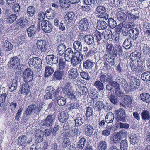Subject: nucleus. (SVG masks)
<instances>
[{
	"label": "nucleus",
	"instance_id": "11",
	"mask_svg": "<svg viewBox=\"0 0 150 150\" xmlns=\"http://www.w3.org/2000/svg\"><path fill=\"white\" fill-rule=\"evenodd\" d=\"M54 90V89L52 86H48L46 88V93L45 95V98L47 99L54 98L55 96Z\"/></svg>",
	"mask_w": 150,
	"mask_h": 150
},
{
	"label": "nucleus",
	"instance_id": "49",
	"mask_svg": "<svg viewBox=\"0 0 150 150\" xmlns=\"http://www.w3.org/2000/svg\"><path fill=\"white\" fill-rule=\"evenodd\" d=\"M54 71L53 68L49 67H46L45 68V76L47 77L50 76Z\"/></svg>",
	"mask_w": 150,
	"mask_h": 150
},
{
	"label": "nucleus",
	"instance_id": "44",
	"mask_svg": "<svg viewBox=\"0 0 150 150\" xmlns=\"http://www.w3.org/2000/svg\"><path fill=\"white\" fill-rule=\"evenodd\" d=\"M118 82H115L113 83H108L105 86L107 91H109L113 90Z\"/></svg>",
	"mask_w": 150,
	"mask_h": 150
},
{
	"label": "nucleus",
	"instance_id": "27",
	"mask_svg": "<svg viewBox=\"0 0 150 150\" xmlns=\"http://www.w3.org/2000/svg\"><path fill=\"white\" fill-rule=\"evenodd\" d=\"M107 142L101 140L98 142L97 148L98 150H105L107 148Z\"/></svg>",
	"mask_w": 150,
	"mask_h": 150
},
{
	"label": "nucleus",
	"instance_id": "53",
	"mask_svg": "<svg viewBox=\"0 0 150 150\" xmlns=\"http://www.w3.org/2000/svg\"><path fill=\"white\" fill-rule=\"evenodd\" d=\"M58 105L60 106L64 105L66 103V98L63 97H58L57 98Z\"/></svg>",
	"mask_w": 150,
	"mask_h": 150
},
{
	"label": "nucleus",
	"instance_id": "54",
	"mask_svg": "<svg viewBox=\"0 0 150 150\" xmlns=\"http://www.w3.org/2000/svg\"><path fill=\"white\" fill-rule=\"evenodd\" d=\"M78 88L79 89L80 91L79 92L78 91L76 90L77 92H78L81 95H83V94H87L88 90L87 88L84 86H78Z\"/></svg>",
	"mask_w": 150,
	"mask_h": 150
},
{
	"label": "nucleus",
	"instance_id": "22",
	"mask_svg": "<svg viewBox=\"0 0 150 150\" xmlns=\"http://www.w3.org/2000/svg\"><path fill=\"white\" fill-rule=\"evenodd\" d=\"M17 28L18 30H20L22 28L24 27L25 25L28 23V21L25 17H21L17 21Z\"/></svg>",
	"mask_w": 150,
	"mask_h": 150
},
{
	"label": "nucleus",
	"instance_id": "62",
	"mask_svg": "<svg viewBox=\"0 0 150 150\" xmlns=\"http://www.w3.org/2000/svg\"><path fill=\"white\" fill-rule=\"evenodd\" d=\"M44 104V103L43 102H41L38 103L37 106L36 105V114L38 115L40 112H42Z\"/></svg>",
	"mask_w": 150,
	"mask_h": 150
},
{
	"label": "nucleus",
	"instance_id": "46",
	"mask_svg": "<svg viewBox=\"0 0 150 150\" xmlns=\"http://www.w3.org/2000/svg\"><path fill=\"white\" fill-rule=\"evenodd\" d=\"M4 45V51H8L11 50L13 49V46L12 45L10 42L8 41H6Z\"/></svg>",
	"mask_w": 150,
	"mask_h": 150
},
{
	"label": "nucleus",
	"instance_id": "34",
	"mask_svg": "<svg viewBox=\"0 0 150 150\" xmlns=\"http://www.w3.org/2000/svg\"><path fill=\"white\" fill-rule=\"evenodd\" d=\"M94 65L93 63L91 61L87 60L84 61L83 67L86 69H90L93 67Z\"/></svg>",
	"mask_w": 150,
	"mask_h": 150
},
{
	"label": "nucleus",
	"instance_id": "32",
	"mask_svg": "<svg viewBox=\"0 0 150 150\" xmlns=\"http://www.w3.org/2000/svg\"><path fill=\"white\" fill-rule=\"evenodd\" d=\"M70 77L72 79L76 78L79 75L77 70L76 69L73 68L71 69L68 72Z\"/></svg>",
	"mask_w": 150,
	"mask_h": 150
},
{
	"label": "nucleus",
	"instance_id": "6",
	"mask_svg": "<svg viewBox=\"0 0 150 150\" xmlns=\"http://www.w3.org/2000/svg\"><path fill=\"white\" fill-rule=\"evenodd\" d=\"M42 62L41 59L37 57L30 58L28 63L30 67L33 66L37 68H39L41 67Z\"/></svg>",
	"mask_w": 150,
	"mask_h": 150
},
{
	"label": "nucleus",
	"instance_id": "13",
	"mask_svg": "<svg viewBox=\"0 0 150 150\" xmlns=\"http://www.w3.org/2000/svg\"><path fill=\"white\" fill-rule=\"evenodd\" d=\"M20 59L17 56L12 57L10 59L8 63L10 66L14 68L17 69L20 65Z\"/></svg>",
	"mask_w": 150,
	"mask_h": 150
},
{
	"label": "nucleus",
	"instance_id": "36",
	"mask_svg": "<svg viewBox=\"0 0 150 150\" xmlns=\"http://www.w3.org/2000/svg\"><path fill=\"white\" fill-rule=\"evenodd\" d=\"M114 114L111 112H108L106 115L105 120L107 123H112L114 119Z\"/></svg>",
	"mask_w": 150,
	"mask_h": 150
},
{
	"label": "nucleus",
	"instance_id": "17",
	"mask_svg": "<svg viewBox=\"0 0 150 150\" xmlns=\"http://www.w3.org/2000/svg\"><path fill=\"white\" fill-rule=\"evenodd\" d=\"M99 80H96L95 81L93 86L99 91H101L104 89V85L103 84V81L100 76Z\"/></svg>",
	"mask_w": 150,
	"mask_h": 150
},
{
	"label": "nucleus",
	"instance_id": "35",
	"mask_svg": "<svg viewBox=\"0 0 150 150\" xmlns=\"http://www.w3.org/2000/svg\"><path fill=\"white\" fill-rule=\"evenodd\" d=\"M140 99L143 101L150 103V95L148 93H144L140 95Z\"/></svg>",
	"mask_w": 150,
	"mask_h": 150
},
{
	"label": "nucleus",
	"instance_id": "41",
	"mask_svg": "<svg viewBox=\"0 0 150 150\" xmlns=\"http://www.w3.org/2000/svg\"><path fill=\"white\" fill-rule=\"evenodd\" d=\"M78 128H73L69 131V134L72 137H76L78 136L79 133L80 132Z\"/></svg>",
	"mask_w": 150,
	"mask_h": 150
},
{
	"label": "nucleus",
	"instance_id": "3",
	"mask_svg": "<svg viewBox=\"0 0 150 150\" xmlns=\"http://www.w3.org/2000/svg\"><path fill=\"white\" fill-rule=\"evenodd\" d=\"M115 48L113 45L109 44L107 46V49L110 55L112 57H117V53L119 55L122 54V49L121 47H119L118 48Z\"/></svg>",
	"mask_w": 150,
	"mask_h": 150
},
{
	"label": "nucleus",
	"instance_id": "64",
	"mask_svg": "<svg viewBox=\"0 0 150 150\" xmlns=\"http://www.w3.org/2000/svg\"><path fill=\"white\" fill-rule=\"evenodd\" d=\"M93 108L91 107H87V111L85 115L87 117H89L92 116L93 114Z\"/></svg>",
	"mask_w": 150,
	"mask_h": 150
},
{
	"label": "nucleus",
	"instance_id": "30",
	"mask_svg": "<svg viewBox=\"0 0 150 150\" xmlns=\"http://www.w3.org/2000/svg\"><path fill=\"white\" fill-rule=\"evenodd\" d=\"M68 0H59V2L61 7L65 9L68 8L70 6Z\"/></svg>",
	"mask_w": 150,
	"mask_h": 150
},
{
	"label": "nucleus",
	"instance_id": "25",
	"mask_svg": "<svg viewBox=\"0 0 150 150\" xmlns=\"http://www.w3.org/2000/svg\"><path fill=\"white\" fill-rule=\"evenodd\" d=\"M41 131L40 130H36L35 132L36 140L35 142L39 143L43 140V134H41Z\"/></svg>",
	"mask_w": 150,
	"mask_h": 150
},
{
	"label": "nucleus",
	"instance_id": "14",
	"mask_svg": "<svg viewBox=\"0 0 150 150\" xmlns=\"http://www.w3.org/2000/svg\"><path fill=\"white\" fill-rule=\"evenodd\" d=\"M27 137L25 135H22L18 137L17 142L18 145H21L23 147L26 146L28 143H29L31 141H27Z\"/></svg>",
	"mask_w": 150,
	"mask_h": 150
},
{
	"label": "nucleus",
	"instance_id": "4",
	"mask_svg": "<svg viewBox=\"0 0 150 150\" xmlns=\"http://www.w3.org/2000/svg\"><path fill=\"white\" fill-rule=\"evenodd\" d=\"M33 71L30 68H27L24 71L22 75L23 80L25 82H28L32 81L33 77Z\"/></svg>",
	"mask_w": 150,
	"mask_h": 150
},
{
	"label": "nucleus",
	"instance_id": "60",
	"mask_svg": "<svg viewBox=\"0 0 150 150\" xmlns=\"http://www.w3.org/2000/svg\"><path fill=\"white\" fill-rule=\"evenodd\" d=\"M104 34V38L106 39H111L112 37V33L110 30H107L105 31Z\"/></svg>",
	"mask_w": 150,
	"mask_h": 150
},
{
	"label": "nucleus",
	"instance_id": "40",
	"mask_svg": "<svg viewBox=\"0 0 150 150\" xmlns=\"http://www.w3.org/2000/svg\"><path fill=\"white\" fill-rule=\"evenodd\" d=\"M142 79L145 81H150V72L145 71L141 75Z\"/></svg>",
	"mask_w": 150,
	"mask_h": 150
},
{
	"label": "nucleus",
	"instance_id": "21",
	"mask_svg": "<svg viewBox=\"0 0 150 150\" xmlns=\"http://www.w3.org/2000/svg\"><path fill=\"white\" fill-rule=\"evenodd\" d=\"M120 9H118L116 15L117 19L120 22H124L125 21L127 17L126 15L124 12L120 11Z\"/></svg>",
	"mask_w": 150,
	"mask_h": 150
},
{
	"label": "nucleus",
	"instance_id": "38",
	"mask_svg": "<svg viewBox=\"0 0 150 150\" xmlns=\"http://www.w3.org/2000/svg\"><path fill=\"white\" fill-rule=\"evenodd\" d=\"M73 47L74 49L76 51L79 52L81 51V43L79 41H75L73 43Z\"/></svg>",
	"mask_w": 150,
	"mask_h": 150
},
{
	"label": "nucleus",
	"instance_id": "59",
	"mask_svg": "<svg viewBox=\"0 0 150 150\" xmlns=\"http://www.w3.org/2000/svg\"><path fill=\"white\" fill-rule=\"evenodd\" d=\"M12 83L9 87V91L11 92L16 90L17 86V81L16 80L13 79Z\"/></svg>",
	"mask_w": 150,
	"mask_h": 150
},
{
	"label": "nucleus",
	"instance_id": "47",
	"mask_svg": "<svg viewBox=\"0 0 150 150\" xmlns=\"http://www.w3.org/2000/svg\"><path fill=\"white\" fill-rule=\"evenodd\" d=\"M62 146L63 148H66L69 145L70 141L69 138L64 137L62 140Z\"/></svg>",
	"mask_w": 150,
	"mask_h": 150
},
{
	"label": "nucleus",
	"instance_id": "18",
	"mask_svg": "<svg viewBox=\"0 0 150 150\" xmlns=\"http://www.w3.org/2000/svg\"><path fill=\"white\" fill-rule=\"evenodd\" d=\"M126 133L125 130H121L114 135L113 137V141L114 143L117 144L119 143L122 139L123 134L125 135Z\"/></svg>",
	"mask_w": 150,
	"mask_h": 150
},
{
	"label": "nucleus",
	"instance_id": "10",
	"mask_svg": "<svg viewBox=\"0 0 150 150\" xmlns=\"http://www.w3.org/2000/svg\"><path fill=\"white\" fill-rule=\"evenodd\" d=\"M79 28L82 31H86L89 26L88 21L87 18H83L80 20L78 23Z\"/></svg>",
	"mask_w": 150,
	"mask_h": 150
},
{
	"label": "nucleus",
	"instance_id": "19",
	"mask_svg": "<svg viewBox=\"0 0 150 150\" xmlns=\"http://www.w3.org/2000/svg\"><path fill=\"white\" fill-rule=\"evenodd\" d=\"M83 130L85 134L87 136L92 135L94 131L93 127L91 125L87 124L84 125Z\"/></svg>",
	"mask_w": 150,
	"mask_h": 150
},
{
	"label": "nucleus",
	"instance_id": "39",
	"mask_svg": "<svg viewBox=\"0 0 150 150\" xmlns=\"http://www.w3.org/2000/svg\"><path fill=\"white\" fill-rule=\"evenodd\" d=\"M113 126L112 125H108L106 129L104 130L102 132V134L103 136H108L110 133Z\"/></svg>",
	"mask_w": 150,
	"mask_h": 150
},
{
	"label": "nucleus",
	"instance_id": "12",
	"mask_svg": "<svg viewBox=\"0 0 150 150\" xmlns=\"http://www.w3.org/2000/svg\"><path fill=\"white\" fill-rule=\"evenodd\" d=\"M131 98L130 96L129 95H125L124 97L122 98L120 102V104L121 105L125 106V108H127L129 105V108H131V106L130 104L131 103Z\"/></svg>",
	"mask_w": 150,
	"mask_h": 150
},
{
	"label": "nucleus",
	"instance_id": "29",
	"mask_svg": "<svg viewBox=\"0 0 150 150\" xmlns=\"http://www.w3.org/2000/svg\"><path fill=\"white\" fill-rule=\"evenodd\" d=\"M83 116L82 115L76 116V118L74 120L75 126L76 127L81 126L84 122Z\"/></svg>",
	"mask_w": 150,
	"mask_h": 150
},
{
	"label": "nucleus",
	"instance_id": "16",
	"mask_svg": "<svg viewBox=\"0 0 150 150\" xmlns=\"http://www.w3.org/2000/svg\"><path fill=\"white\" fill-rule=\"evenodd\" d=\"M85 42L88 45H93L95 44L94 36L91 34L85 35L83 37Z\"/></svg>",
	"mask_w": 150,
	"mask_h": 150
},
{
	"label": "nucleus",
	"instance_id": "2",
	"mask_svg": "<svg viewBox=\"0 0 150 150\" xmlns=\"http://www.w3.org/2000/svg\"><path fill=\"white\" fill-rule=\"evenodd\" d=\"M95 12L96 14H98L96 16L97 18H103L106 20L108 18L109 16L106 13V8L104 6H98L95 9Z\"/></svg>",
	"mask_w": 150,
	"mask_h": 150
},
{
	"label": "nucleus",
	"instance_id": "45",
	"mask_svg": "<svg viewBox=\"0 0 150 150\" xmlns=\"http://www.w3.org/2000/svg\"><path fill=\"white\" fill-rule=\"evenodd\" d=\"M117 84L114 88L115 89V94L119 97H122L123 96V93L120 89V86L119 83H117Z\"/></svg>",
	"mask_w": 150,
	"mask_h": 150
},
{
	"label": "nucleus",
	"instance_id": "42",
	"mask_svg": "<svg viewBox=\"0 0 150 150\" xmlns=\"http://www.w3.org/2000/svg\"><path fill=\"white\" fill-rule=\"evenodd\" d=\"M17 105V104L14 102H13L10 103V106L11 108V112H10L9 111V114L7 116L8 117H10L14 115V113L15 111V109Z\"/></svg>",
	"mask_w": 150,
	"mask_h": 150
},
{
	"label": "nucleus",
	"instance_id": "48",
	"mask_svg": "<svg viewBox=\"0 0 150 150\" xmlns=\"http://www.w3.org/2000/svg\"><path fill=\"white\" fill-rule=\"evenodd\" d=\"M95 36L98 44H100L101 43H102L103 42L102 39L104 36L103 34L100 32H98L95 34Z\"/></svg>",
	"mask_w": 150,
	"mask_h": 150
},
{
	"label": "nucleus",
	"instance_id": "23",
	"mask_svg": "<svg viewBox=\"0 0 150 150\" xmlns=\"http://www.w3.org/2000/svg\"><path fill=\"white\" fill-rule=\"evenodd\" d=\"M64 74V71L62 70L57 69L54 73L53 77L54 79L58 80H60L62 78Z\"/></svg>",
	"mask_w": 150,
	"mask_h": 150
},
{
	"label": "nucleus",
	"instance_id": "43",
	"mask_svg": "<svg viewBox=\"0 0 150 150\" xmlns=\"http://www.w3.org/2000/svg\"><path fill=\"white\" fill-rule=\"evenodd\" d=\"M80 105L78 103L73 102L71 103L68 106V110L69 111H72L73 109H78Z\"/></svg>",
	"mask_w": 150,
	"mask_h": 150
},
{
	"label": "nucleus",
	"instance_id": "1",
	"mask_svg": "<svg viewBox=\"0 0 150 150\" xmlns=\"http://www.w3.org/2000/svg\"><path fill=\"white\" fill-rule=\"evenodd\" d=\"M62 91L65 95L68 96L71 100H75L76 99V97L74 95L72 86L70 83H68L63 87Z\"/></svg>",
	"mask_w": 150,
	"mask_h": 150
},
{
	"label": "nucleus",
	"instance_id": "52",
	"mask_svg": "<svg viewBox=\"0 0 150 150\" xmlns=\"http://www.w3.org/2000/svg\"><path fill=\"white\" fill-rule=\"evenodd\" d=\"M27 13L29 16H32L36 13V11L35 7L30 6L27 8Z\"/></svg>",
	"mask_w": 150,
	"mask_h": 150
},
{
	"label": "nucleus",
	"instance_id": "15",
	"mask_svg": "<svg viewBox=\"0 0 150 150\" xmlns=\"http://www.w3.org/2000/svg\"><path fill=\"white\" fill-rule=\"evenodd\" d=\"M30 86L27 83L23 84L20 88V92L21 93H25L26 96L29 97L31 96V92L30 91Z\"/></svg>",
	"mask_w": 150,
	"mask_h": 150
},
{
	"label": "nucleus",
	"instance_id": "56",
	"mask_svg": "<svg viewBox=\"0 0 150 150\" xmlns=\"http://www.w3.org/2000/svg\"><path fill=\"white\" fill-rule=\"evenodd\" d=\"M128 144L125 139L122 140L120 143V148L121 150H127L128 148Z\"/></svg>",
	"mask_w": 150,
	"mask_h": 150
},
{
	"label": "nucleus",
	"instance_id": "8",
	"mask_svg": "<svg viewBox=\"0 0 150 150\" xmlns=\"http://www.w3.org/2000/svg\"><path fill=\"white\" fill-rule=\"evenodd\" d=\"M115 119L117 122L125 121V114L124 110L122 109L118 110L115 111Z\"/></svg>",
	"mask_w": 150,
	"mask_h": 150
},
{
	"label": "nucleus",
	"instance_id": "63",
	"mask_svg": "<svg viewBox=\"0 0 150 150\" xmlns=\"http://www.w3.org/2000/svg\"><path fill=\"white\" fill-rule=\"evenodd\" d=\"M132 18L136 20L139 16V11L137 10L133 9L132 10Z\"/></svg>",
	"mask_w": 150,
	"mask_h": 150
},
{
	"label": "nucleus",
	"instance_id": "51",
	"mask_svg": "<svg viewBox=\"0 0 150 150\" xmlns=\"http://www.w3.org/2000/svg\"><path fill=\"white\" fill-rule=\"evenodd\" d=\"M110 101L114 105H117L118 104V99L117 97L114 94H111L108 97Z\"/></svg>",
	"mask_w": 150,
	"mask_h": 150
},
{
	"label": "nucleus",
	"instance_id": "24",
	"mask_svg": "<svg viewBox=\"0 0 150 150\" xmlns=\"http://www.w3.org/2000/svg\"><path fill=\"white\" fill-rule=\"evenodd\" d=\"M36 105L35 104H32L29 106L25 111L26 115L28 116L33 112L36 114Z\"/></svg>",
	"mask_w": 150,
	"mask_h": 150
},
{
	"label": "nucleus",
	"instance_id": "31",
	"mask_svg": "<svg viewBox=\"0 0 150 150\" xmlns=\"http://www.w3.org/2000/svg\"><path fill=\"white\" fill-rule=\"evenodd\" d=\"M66 46L64 43H60L57 47V51L59 54L60 55H62L64 53L65 50Z\"/></svg>",
	"mask_w": 150,
	"mask_h": 150
},
{
	"label": "nucleus",
	"instance_id": "7",
	"mask_svg": "<svg viewBox=\"0 0 150 150\" xmlns=\"http://www.w3.org/2000/svg\"><path fill=\"white\" fill-rule=\"evenodd\" d=\"M41 28L44 32L48 33L52 31L53 27L52 24L48 21L43 20L41 23Z\"/></svg>",
	"mask_w": 150,
	"mask_h": 150
},
{
	"label": "nucleus",
	"instance_id": "55",
	"mask_svg": "<svg viewBox=\"0 0 150 150\" xmlns=\"http://www.w3.org/2000/svg\"><path fill=\"white\" fill-rule=\"evenodd\" d=\"M142 119L144 120H149L150 119V113L147 110H144L141 113Z\"/></svg>",
	"mask_w": 150,
	"mask_h": 150
},
{
	"label": "nucleus",
	"instance_id": "57",
	"mask_svg": "<svg viewBox=\"0 0 150 150\" xmlns=\"http://www.w3.org/2000/svg\"><path fill=\"white\" fill-rule=\"evenodd\" d=\"M89 96L92 99H96L98 98V93L96 91L92 90L89 93Z\"/></svg>",
	"mask_w": 150,
	"mask_h": 150
},
{
	"label": "nucleus",
	"instance_id": "37",
	"mask_svg": "<svg viewBox=\"0 0 150 150\" xmlns=\"http://www.w3.org/2000/svg\"><path fill=\"white\" fill-rule=\"evenodd\" d=\"M105 104L103 102L101 101H97L95 104V107L96 110V111L98 112L100 111L101 110L104 108Z\"/></svg>",
	"mask_w": 150,
	"mask_h": 150
},
{
	"label": "nucleus",
	"instance_id": "33",
	"mask_svg": "<svg viewBox=\"0 0 150 150\" xmlns=\"http://www.w3.org/2000/svg\"><path fill=\"white\" fill-rule=\"evenodd\" d=\"M97 27L99 30H104L107 27L108 24L107 23L104 21L99 20L98 21Z\"/></svg>",
	"mask_w": 150,
	"mask_h": 150
},
{
	"label": "nucleus",
	"instance_id": "9",
	"mask_svg": "<svg viewBox=\"0 0 150 150\" xmlns=\"http://www.w3.org/2000/svg\"><path fill=\"white\" fill-rule=\"evenodd\" d=\"M55 116L54 115H48L46 119L42 121L41 125L45 127H51L53 124V122L55 119Z\"/></svg>",
	"mask_w": 150,
	"mask_h": 150
},
{
	"label": "nucleus",
	"instance_id": "61",
	"mask_svg": "<svg viewBox=\"0 0 150 150\" xmlns=\"http://www.w3.org/2000/svg\"><path fill=\"white\" fill-rule=\"evenodd\" d=\"M86 139L84 137L81 138L78 142V145L79 148H83L85 146Z\"/></svg>",
	"mask_w": 150,
	"mask_h": 150
},
{
	"label": "nucleus",
	"instance_id": "58",
	"mask_svg": "<svg viewBox=\"0 0 150 150\" xmlns=\"http://www.w3.org/2000/svg\"><path fill=\"white\" fill-rule=\"evenodd\" d=\"M66 66L65 61L62 58H61L59 61V69L62 70Z\"/></svg>",
	"mask_w": 150,
	"mask_h": 150
},
{
	"label": "nucleus",
	"instance_id": "50",
	"mask_svg": "<svg viewBox=\"0 0 150 150\" xmlns=\"http://www.w3.org/2000/svg\"><path fill=\"white\" fill-rule=\"evenodd\" d=\"M108 24L109 26L112 29L115 28L117 25L116 21L112 18H109L108 19Z\"/></svg>",
	"mask_w": 150,
	"mask_h": 150
},
{
	"label": "nucleus",
	"instance_id": "26",
	"mask_svg": "<svg viewBox=\"0 0 150 150\" xmlns=\"http://www.w3.org/2000/svg\"><path fill=\"white\" fill-rule=\"evenodd\" d=\"M75 16V13L73 12L69 11L67 12L65 16V18L67 23H69L74 19Z\"/></svg>",
	"mask_w": 150,
	"mask_h": 150
},
{
	"label": "nucleus",
	"instance_id": "20",
	"mask_svg": "<svg viewBox=\"0 0 150 150\" xmlns=\"http://www.w3.org/2000/svg\"><path fill=\"white\" fill-rule=\"evenodd\" d=\"M100 76L102 79V81H103V82L105 83L106 82L108 83H110L116 82L114 81L113 76L111 74L105 75L102 74H100Z\"/></svg>",
	"mask_w": 150,
	"mask_h": 150
},
{
	"label": "nucleus",
	"instance_id": "5",
	"mask_svg": "<svg viewBox=\"0 0 150 150\" xmlns=\"http://www.w3.org/2000/svg\"><path fill=\"white\" fill-rule=\"evenodd\" d=\"M36 45L38 49L40 50L41 53H44L47 51L48 44L45 40L40 39L37 41Z\"/></svg>",
	"mask_w": 150,
	"mask_h": 150
},
{
	"label": "nucleus",
	"instance_id": "28",
	"mask_svg": "<svg viewBox=\"0 0 150 150\" xmlns=\"http://www.w3.org/2000/svg\"><path fill=\"white\" fill-rule=\"evenodd\" d=\"M68 117V114L64 112H61L58 116L59 121L62 123H64L67 121Z\"/></svg>",
	"mask_w": 150,
	"mask_h": 150
}]
</instances>
